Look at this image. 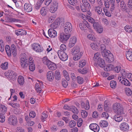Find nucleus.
Here are the masks:
<instances>
[{"label": "nucleus", "mask_w": 132, "mask_h": 132, "mask_svg": "<svg viewBox=\"0 0 132 132\" xmlns=\"http://www.w3.org/2000/svg\"><path fill=\"white\" fill-rule=\"evenodd\" d=\"M105 60L108 62L111 63L114 61V58L112 54L111 53L109 54L107 57H106Z\"/></svg>", "instance_id": "nucleus-24"}, {"label": "nucleus", "mask_w": 132, "mask_h": 132, "mask_svg": "<svg viewBox=\"0 0 132 132\" xmlns=\"http://www.w3.org/2000/svg\"><path fill=\"white\" fill-rule=\"evenodd\" d=\"M129 125L125 122L121 123L120 125V129L123 131H128L129 129Z\"/></svg>", "instance_id": "nucleus-7"}, {"label": "nucleus", "mask_w": 132, "mask_h": 132, "mask_svg": "<svg viewBox=\"0 0 132 132\" xmlns=\"http://www.w3.org/2000/svg\"><path fill=\"white\" fill-rule=\"evenodd\" d=\"M78 71L82 74H85L87 72V70L86 68H83V69H79L78 70Z\"/></svg>", "instance_id": "nucleus-48"}, {"label": "nucleus", "mask_w": 132, "mask_h": 132, "mask_svg": "<svg viewBox=\"0 0 132 132\" xmlns=\"http://www.w3.org/2000/svg\"><path fill=\"white\" fill-rule=\"evenodd\" d=\"M82 120L81 118H80L78 119V122H77V124L78 127H79L81 126L82 124Z\"/></svg>", "instance_id": "nucleus-56"}, {"label": "nucleus", "mask_w": 132, "mask_h": 132, "mask_svg": "<svg viewBox=\"0 0 132 132\" xmlns=\"http://www.w3.org/2000/svg\"><path fill=\"white\" fill-rule=\"evenodd\" d=\"M64 27L65 33L66 34H70L72 29L71 24L69 22H66L64 24Z\"/></svg>", "instance_id": "nucleus-3"}, {"label": "nucleus", "mask_w": 132, "mask_h": 132, "mask_svg": "<svg viewBox=\"0 0 132 132\" xmlns=\"http://www.w3.org/2000/svg\"><path fill=\"white\" fill-rule=\"evenodd\" d=\"M90 46L94 50H98V46L96 43H92L90 45Z\"/></svg>", "instance_id": "nucleus-42"}, {"label": "nucleus", "mask_w": 132, "mask_h": 132, "mask_svg": "<svg viewBox=\"0 0 132 132\" xmlns=\"http://www.w3.org/2000/svg\"><path fill=\"white\" fill-rule=\"evenodd\" d=\"M95 63L98 64L101 67H103L105 65V63L104 60L101 58L97 60V61H96Z\"/></svg>", "instance_id": "nucleus-21"}, {"label": "nucleus", "mask_w": 132, "mask_h": 132, "mask_svg": "<svg viewBox=\"0 0 132 132\" xmlns=\"http://www.w3.org/2000/svg\"><path fill=\"white\" fill-rule=\"evenodd\" d=\"M113 65L111 64H109L107 65L105 68V70L107 71H110L112 70L113 68Z\"/></svg>", "instance_id": "nucleus-45"}, {"label": "nucleus", "mask_w": 132, "mask_h": 132, "mask_svg": "<svg viewBox=\"0 0 132 132\" xmlns=\"http://www.w3.org/2000/svg\"><path fill=\"white\" fill-rule=\"evenodd\" d=\"M76 125L75 121L73 120H72L69 122V126L71 128L74 127Z\"/></svg>", "instance_id": "nucleus-39"}, {"label": "nucleus", "mask_w": 132, "mask_h": 132, "mask_svg": "<svg viewBox=\"0 0 132 132\" xmlns=\"http://www.w3.org/2000/svg\"><path fill=\"white\" fill-rule=\"evenodd\" d=\"M126 57L129 61H132V52L131 50L129 49L126 52Z\"/></svg>", "instance_id": "nucleus-19"}, {"label": "nucleus", "mask_w": 132, "mask_h": 132, "mask_svg": "<svg viewBox=\"0 0 132 132\" xmlns=\"http://www.w3.org/2000/svg\"><path fill=\"white\" fill-rule=\"evenodd\" d=\"M95 10V11L98 14H101L102 16H103L104 15V13L102 12V7L99 6L96 7Z\"/></svg>", "instance_id": "nucleus-23"}, {"label": "nucleus", "mask_w": 132, "mask_h": 132, "mask_svg": "<svg viewBox=\"0 0 132 132\" xmlns=\"http://www.w3.org/2000/svg\"><path fill=\"white\" fill-rule=\"evenodd\" d=\"M42 61L43 63L45 64H46L47 65V64H48L49 62L50 61H49L46 57H44Z\"/></svg>", "instance_id": "nucleus-53"}, {"label": "nucleus", "mask_w": 132, "mask_h": 132, "mask_svg": "<svg viewBox=\"0 0 132 132\" xmlns=\"http://www.w3.org/2000/svg\"><path fill=\"white\" fill-rule=\"evenodd\" d=\"M3 114L0 113V121L1 122H3L5 120V117Z\"/></svg>", "instance_id": "nucleus-57"}, {"label": "nucleus", "mask_w": 132, "mask_h": 132, "mask_svg": "<svg viewBox=\"0 0 132 132\" xmlns=\"http://www.w3.org/2000/svg\"><path fill=\"white\" fill-rule=\"evenodd\" d=\"M90 129L94 131V132H98L100 130L99 126L96 124L93 123L90 124L89 126Z\"/></svg>", "instance_id": "nucleus-10"}, {"label": "nucleus", "mask_w": 132, "mask_h": 132, "mask_svg": "<svg viewBox=\"0 0 132 132\" xmlns=\"http://www.w3.org/2000/svg\"><path fill=\"white\" fill-rule=\"evenodd\" d=\"M122 78V80L121 83L122 84H123L126 86H130V83L128 80L123 78Z\"/></svg>", "instance_id": "nucleus-27"}, {"label": "nucleus", "mask_w": 132, "mask_h": 132, "mask_svg": "<svg viewBox=\"0 0 132 132\" xmlns=\"http://www.w3.org/2000/svg\"><path fill=\"white\" fill-rule=\"evenodd\" d=\"M5 50L8 56H10L11 54V51L10 48L8 45H6L5 47Z\"/></svg>", "instance_id": "nucleus-35"}, {"label": "nucleus", "mask_w": 132, "mask_h": 132, "mask_svg": "<svg viewBox=\"0 0 132 132\" xmlns=\"http://www.w3.org/2000/svg\"><path fill=\"white\" fill-rule=\"evenodd\" d=\"M63 73L66 80L68 81H69L70 78L66 70H63Z\"/></svg>", "instance_id": "nucleus-46"}, {"label": "nucleus", "mask_w": 132, "mask_h": 132, "mask_svg": "<svg viewBox=\"0 0 132 132\" xmlns=\"http://www.w3.org/2000/svg\"><path fill=\"white\" fill-rule=\"evenodd\" d=\"M80 8L82 11L84 12H86L87 11L89 10V9L87 8L86 6H85L83 5V4L82 6H81Z\"/></svg>", "instance_id": "nucleus-62"}, {"label": "nucleus", "mask_w": 132, "mask_h": 132, "mask_svg": "<svg viewBox=\"0 0 132 132\" xmlns=\"http://www.w3.org/2000/svg\"><path fill=\"white\" fill-rule=\"evenodd\" d=\"M81 116L83 118L86 117L87 116V112L85 110H82L81 112Z\"/></svg>", "instance_id": "nucleus-49"}, {"label": "nucleus", "mask_w": 132, "mask_h": 132, "mask_svg": "<svg viewBox=\"0 0 132 132\" xmlns=\"http://www.w3.org/2000/svg\"><path fill=\"white\" fill-rule=\"evenodd\" d=\"M87 104H85L84 102H82L81 103V106L82 108H84L86 110H88L90 106L89 105V102L87 101Z\"/></svg>", "instance_id": "nucleus-33"}, {"label": "nucleus", "mask_w": 132, "mask_h": 132, "mask_svg": "<svg viewBox=\"0 0 132 132\" xmlns=\"http://www.w3.org/2000/svg\"><path fill=\"white\" fill-rule=\"evenodd\" d=\"M49 62L47 66L50 69L53 70L56 69L57 66L55 63L52 62L51 61Z\"/></svg>", "instance_id": "nucleus-17"}, {"label": "nucleus", "mask_w": 132, "mask_h": 132, "mask_svg": "<svg viewBox=\"0 0 132 132\" xmlns=\"http://www.w3.org/2000/svg\"><path fill=\"white\" fill-rule=\"evenodd\" d=\"M47 78L49 81H52L54 79L53 72L51 71H48L46 74Z\"/></svg>", "instance_id": "nucleus-14"}, {"label": "nucleus", "mask_w": 132, "mask_h": 132, "mask_svg": "<svg viewBox=\"0 0 132 132\" xmlns=\"http://www.w3.org/2000/svg\"><path fill=\"white\" fill-rule=\"evenodd\" d=\"M58 7V3L55 2H52L51 4L50 10V11L52 13H54L56 11Z\"/></svg>", "instance_id": "nucleus-9"}, {"label": "nucleus", "mask_w": 132, "mask_h": 132, "mask_svg": "<svg viewBox=\"0 0 132 132\" xmlns=\"http://www.w3.org/2000/svg\"><path fill=\"white\" fill-rule=\"evenodd\" d=\"M70 111H72L73 113L76 114H77L78 112V111L77 108L73 106H71Z\"/></svg>", "instance_id": "nucleus-43"}, {"label": "nucleus", "mask_w": 132, "mask_h": 132, "mask_svg": "<svg viewBox=\"0 0 132 132\" xmlns=\"http://www.w3.org/2000/svg\"><path fill=\"white\" fill-rule=\"evenodd\" d=\"M67 47L64 44H61L60 46V50L61 51H64L66 50Z\"/></svg>", "instance_id": "nucleus-54"}, {"label": "nucleus", "mask_w": 132, "mask_h": 132, "mask_svg": "<svg viewBox=\"0 0 132 132\" xmlns=\"http://www.w3.org/2000/svg\"><path fill=\"white\" fill-rule=\"evenodd\" d=\"M8 66V62H6L4 63H2L1 66V67L2 69L5 70L7 68Z\"/></svg>", "instance_id": "nucleus-40"}, {"label": "nucleus", "mask_w": 132, "mask_h": 132, "mask_svg": "<svg viewBox=\"0 0 132 132\" xmlns=\"http://www.w3.org/2000/svg\"><path fill=\"white\" fill-rule=\"evenodd\" d=\"M114 4H110V6H111V8L110 9V11L111 12V13H112L113 14L114 11L115 7L114 6Z\"/></svg>", "instance_id": "nucleus-61"}, {"label": "nucleus", "mask_w": 132, "mask_h": 132, "mask_svg": "<svg viewBox=\"0 0 132 132\" xmlns=\"http://www.w3.org/2000/svg\"><path fill=\"white\" fill-rule=\"evenodd\" d=\"M120 7L121 9L123 11L127 10L126 5L124 1H122L120 2Z\"/></svg>", "instance_id": "nucleus-37"}, {"label": "nucleus", "mask_w": 132, "mask_h": 132, "mask_svg": "<svg viewBox=\"0 0 132 132\" xmlns=\"http://www.w3.org/2000/svg\"><path fill=\"white\" fill-rule=\"evenodd\" d=\"M57 54L60 59L62 61H65L67 60L68 56L64 51L58 50Z\"/></svg>", "instance_id": "nucleus-5"}, {"label": "nucleus", "mask_w": 132, "mask_h": 132, "mask_svg": "<svg viewBox=\"0 0 132 132\" xmlns=\"http://www.w3.org/2000/svg\"><path fill=\"white\" fill-rule=\"evenodd\" d=\"M18 82L21 85H22L24 83V77L22 76H20L18 78Z\"/></svg>", "instance_id": "nucleus-26"}, {"label": "nucleus", "mask_w": 132, "mask_h": 132, "mask_svg": "<svg viewBox=\"0 0 132 132\" xmlns=\"http://www.w3.org/2000/svg\"><path fill=\"white\" fill-rule=\"evenodd\" d=\"M24 11L27 12H31L32 10V5L28 3H25L24 6Z\"/></svg>", "instance_id": "nucleus-11"}, {"label": "nucleus", "mask_w": 132, "mask_h": 132, "mask_svg": "<svg viewBox=\"0 0 132 132\" xmlns=\"http://www.w3.org/2000/svg\"><path fill=\"white\" fill-rule=\"evenodd\" d=\"M48 12L47 9L46 7H43L40 10V13L43 16H45Z\"/></svg>", "instance_id": "nucleus-25"}, {"label": "nucleus", "mask_w": 132, "mask_h": 132, "mask_svg": "<svg viewBox=\"0 0 132 132\" xmlns=\"http://www.w3.org/2000/svg\"><path fill=\"white\" fill-rule=\"evenodd\" d=\"M95 30L98 33H101L103 31V28L102 26L100 25L98 28H97Z\"/></svg>", "instance_id": "nucleus-52"}, {"label": "nucleus", "mask_w": 132, "mask_h": 132, "mask_svg": "<svg viewBox=\"0 0 132 132\" xmlns=\"http://www.w3.org/2000/svg\"><path fill=\"white\" fill-rule=\"evenodd\" d=\"M113 109L114 112L117 114H121L122 116H125L123 107L120 103H116L113 105Z\"/></svg>", "instance_id": "nucleus-2"}, {"label": "nucleus", "mask_w": 132, "mask_h": 132, "mask_svg": "<svg viewBox=\"0 0 132 132\" xmlns=\"http://www.w3.org/2000/svg\"><path fill=\"white\" fill-rule=\"evenodd\" d=\"M100 57V53L97 52L95 53L94 54V57H93V59L95 62L97 61Z\"/></svg>", "instance_id": "nucleus-47"}, {"label": "nucleus", "mask_w": 132, "mask_h": 132, "mask_svg": "<svg viewBox=\"0 0 132 132\" xmlns=\"http://www.w3.org/2000/svg\"><path fill=\"white\" fill-rule=\"evenodd\" d=\"M48 33L49 37L52 38H54L56 36L57 32L53 28L49 29Z\"/></svg>", "instance_id": "nucleus-12"}, {"label": "nucleus", "mask_w": 132, "mask_h": 132, "mask_svg": "<svg viewBox=\"0 0 132 132\" xmlns=\"http://www.w3.org/2000/svg\"><path fill=\"white\" fill-rule=\"evenodd\" d=\"M121 70V67L120 66H118L114 68L113 70L116 72L118 73L120 72Z\"/></svg>", "instance_id": "nucleus-58"}, {"label": "nucleus", "mask_w": 132, "mask_h": 132, "mask_svg": "<svg viewBox=\"0 0 132 132\" xmlns=\"http://www.w3.org/2000/svg\"><path fill=\"white\" fill-rule=\"evenodd\" d=\"M82 54L83 53L82 52H80L79 53L78 55H75L73 58V59L75 61L78 60L81 57Z\"/></svg>", "instance_id": "nucleus-34"}, {"label": "nucleus", "mask_w": 132, "mask_h": 132, "mask_svg": "<svg viewBox=\"0 0 132 132\" xmlns=\"http://www.w3.org/2000/svg\"><path fill=\"white\" fill-rule=\"evenodd\" d=\"M82 1L83 3V5L89 10L90 8V6L88 1L87 0H82Z\"/></svg>", "instance_id": "nucleus-29"}, {"label": "nucleus", "mask_w": 132, "mask_h": 132, "mask_svg": "<svg viewBox=\"0 0 132 132\" xmlns=\"http://www.w3.org/2000/svg\"><path fill=\"white\" fill-rule=\"evenodd\" d=\"M6 75L9 78H11L16 79V73L15 72L10 70L8 71V72L7 73Z\"/></svg>", "instance_id": "nucleus-18"}, {"label": "nucleus", "mask_w": 132, "mask_h": 132, "mask_svg": "<svg viewBox=\"0 0 132 132\" xmlns=\"http://www.w3.org/2000/svg\"><path fill=\"white\" fill-rule=\"evenodd\" d=\"M84 24V21H83V23H80L79 24V28L81 30H86L85 26V24Z\"/></svg>", "instance_id": "nucleus-50"}, {"label": "nucleus", "mask_w": 132, "mask_h": 132, "mask_svg": "<svg viewBox=\"0 0 132 132\" xmlns=\"http://www.w3.org/2000/svg\"><path fill=\"white\" fill-rule=\"evenodd\" d=\"M48 115L47 112H43L42 113V114L41 116V119L42 121L43 122L45 121V120L48 117Z\"/></svg>", "instance_id": "nucleus-32"}, {"label": "nucleus", "mask_w": 132, "mask_h": 132, "mask_svg": "<svg viewBox=\"0 0 132 132\" xmlns=\"http://www.w3.org/2000/svg\"><path fill=\"white\" fill-rule=\"evenodd\" d=\"M63 86L64 87H66L68 86V84L67 81L64 79H63L62 81Z\"/></svg>", "instance_id": "nucleus-59"}, {"label": "nucleus", "mask_w": 132, "mask_h": 132, "mask_svg": "<svg viewBox=\"0 0 132 132\" xmlns=\"http://www.w3.org/2000/svg\"><path fill=\"white\" fill-rule=\"evenodd\" d=\"M125 116H122L121 114H117L114 116L113 119L116 122H119L122 120V117Z\"/></svg>", "instance_id": "nucleus-16"}, {"label": "nucleus", "mask_w": 132, "mask_h": 132, "mask_svg": "<svg viewBox=\"0 0 132 132\" xmlns=\"http://www.w3.org/2000/svg\"><path fill=\"white\" fill-rule=\"evenodd\" d=\"M100 126L102 127H106L108 125V123L104 120H102L100 123Z\"/></svg>", "instance_id": "nucleus-36"}, {"label": "nucleus", "mask_w": 132, "mask_h": 132, "mask_svg": "<svg viewBox=\"0 0 132 132\" xmlns=\"http://www.w3.org/2000/svg\"><path fill=\"white\" fill-rule=\"evenodd\" d=\"M124 29L128 33H130L132 31V27L129 26H126L125 27Z\"/></svg>", "instance_id": "nucleus-44"}, {"label": "nucleus", "mask_w": 132, "mask_h": 132, "mask_svg": "<svg viewBox=\"0 0 132 132\" xmlns=\"http://www.w3.org/2000/svg\"><path fill=\"white\" fill-rule=\"evenodd\" d=\"M8 122L10 125L16 126L18 123L16 117L13 115L10 116L8 119Z\"/></svg>", "instance_id": "nucleus-4"}, {"label": "nucleus", "mask_w": 132, "mask_h": 132, "mask_svg": "<svg viewBox=\"0 0 132 132\" xmlns=\"http://www.w3.org/2000/svg\"><path fill=\"white\" fill-rule=\"evenodd\" d=\"M42 3L39 1H37L35 6V8L37 10L38 9L41 7Z\"/></svg>", "instance_id": "nucleus-64"}, {"label": "nucleus", "mask_w": 132, "mask_h": 132, "mask_svg": "<svg viewBox=\"0 0 132 132\" xmlns=\"http://www.w3.org/2000/svg\"><path fill=\"white\" fill-rule=\"evenodd\" d=\"M109 116V114L105 112H103L102 113L101 116V117L102 118H104L106 119H107Z\"/></svg>", "instance_id": "nucleus-55"}, {"label": "nucleus", "mask_w": 132, "mask_h": 132, "mask_svg": "<svg viewBox=\"0 0 132 132\" xmlns=\"http://www.w3.org/2000/svg\"><path fill=\"white\" fill-rule=\"evenodd\" d=\"M84 24H85V27L86 28V29L87 28H88L89 29L91 30L90 31H92V30H91V29L90 25L87 21H84Z\"/></svg>", "instance_id": "nucleus-60"}, {"label": "nucleus", "mask_w": 132, "mask_h": 132, "mask_svg": "<svg viewBox=\"0 0 132 132\" xmlns=\"http://www.w3.org/2000/svg\"><path fill=\"white\" fill-rule=\"evenodd\" d=\"M32 46L33 50L37 52H41L43 50V47L37 43H34Z\"/></svg>", "instance_id": "nucleus-8"}, {"label": "nucleus", "mask_w": 132, "mask_h": 132, "mask_svg": "<svg viewBox=\"0 0 132 132\" xmlns=\"http://www.w3.org/2000/svg\"><path fill=\"white\" fill-rule=\"evenodd\" d=\"M7 111V108L4 105H0V111L2 114H5Z\"/></svg>", "instance_id": "nucleus-28"}, {"label": "nucleus", "mask_w": 132, "mask_h": 132, "mask_svg": "<svg viewBox=\"0 0 132 132\" xmlns=\"http://www.w3.org/2000/svg\"><path fill=\"white\" fill-rule=\"evenodd\" d=\"M71 52L72 54L78 55L80 52L79 47L77 46H75L72 49Z\"/></svg>", "instance_id": "nucleus-20"}, {"label": "nucleus", "mask_w": 132, "mask_h": 132, "mask_svg": "<svg viewBox=\"0 0 132 132\" xmlns=\"http://www.w3.org/2000/svg\"><path fill=\"white\" fill-rule=\"evenodd\" d=\"M55 76L56 79V80H59L60 79L61 76L60 75V73L59 71L56 70L55 72Z\"/></svg>", "instance_id": "nucleus-38"}, {"label": "nucleus", "mask_w": 132, "mask_h": 132, "mask_svg": "<svg viewBox=\"0 0 132 132\" xmlns=\"http://www.w3.org/2000/svg\"><path fill=\"white\" fill-rule=\"evenodd\" d=\"M117 82L115 81L112 80L110 83V86L112 88H115L116 87Z\"/></svg>", "instance_id": "nucleus-41"}, {"label": "nucleus", "mask_w": 132, "mask_h": 132, "mask_svg": "<svg viewBox=\"0 0 132 132\" xmlns=\"http://www.w3.org/2000/svg\"><path fill=\"white\" fill-rule=\"evenodd\" d=\"M126 93V94L128 96L132 94V91L129 88L125 90Z\"/></svg>", "instance_id": "nucleus-63"}, {"label": "nucleus", "mask_w": 132, "mask_h": 132, "mask_svg": "<svg viewBox=\"0 0 132 132\" xmlns=\"http://www.w3.org/2000/svg\"><path fill=\"white\" fill-rule=\"evenodd\" d=\"M77 41V38L75 37L71 38L70 39V41L68 45L69 46L70 48L73 46Z\"/></svg>", "instance_id": "nucleus-15"}, {"label": "nucleus", "mask_w": 132, "mask_h": 132, "mask_svg": "<svg viewBox=\"0 0 132 132\" xmlns=\"http://www.w3.org/2000/svg\"><path fill=\"white\" fill-rule=\"evenodd\" d=\"M63 20V18H60L58 21H55L53 23L51 24V28H53V29L56 28L60 25V23H61V22H60V20Z\"/></svg>", "instance_id": "nucleus-13"}, {"label": "nucleus", "mask_w": 132, "mask_h": 132, "mask_svg": "<svg viewBox=\"0 0 132 132\" xmlns=\"http://www.w3.org/2000/svg\"><path fill=\"white\" fill-rule=\"evenodd\" d=\"M76 78L77 81L79 84H81L83 83V79L82 77L78 76Z\"/></svg>", "instance_id": "nucleus-51"}, {"label": "nucleus", "mask_w": 132, "mask_h": 132, "mask_svg": "<svg viewBox=\"0 0 132 132\" xmlns=\"http://www.w3.org/2000/svg\"><path fill=\"white\" fill-rule=\"evenodd\" d=\"M101 52L102 56L103 57H105V58L108 56L109 54H111L110 52L107 50L104 51H101Z\"/></svg>", "instance_id": "nucleus-31"}, {"label": "nucleus", "mask_w": 132, "mask_h": 132, "mask_svg": "<svg viewBox=\"0 0 132 132\" xmlns=\"http://www.w3.org/2000/svg\"><path fill=\"white\" fill-rule=\"evenodd\" d=\"M70 35L69 34H64L63 33L60 34V40L63 43L66 42L70 37Z\"/></svg>", "instance_id": "nucleus-6"}, {"label": "nucleus", "mask_w": 132, "mask_h": 132, "mask_svg": "<svg viewBox=\"0 0 132 132\" xmlns=\"http://www.w3.org/2000/svg\"><path fill=\"white\" fill-rule=\"evenodd\" d=\"M35 87L36 90L37 92H39V93H41L42 90L41 86L39 84L36 83L35 84Z\"/></svg>", "instance_id": "nucleus-30"}, {"label": "nucleus", "mask_w": 132, "mask_h": 132, "mask_svg": "<svg viewBox=\"0 0 132 132\" xmlns=\"http://www.w3.org/2000/svg\"><path fill=\"white\" fill-rule=\"evenodd\" d=\"M23 56H22L20 60L21 65L22 68L26 69L27 67L28 64L29 66V69L31 71H33L35 69V65L34 63H27L28 61V58L26 54L24 53Z\"/></svg>", "instance_id": "nucleus-1"}, {"label": "nucleus", "mask_w": 132, "mask_h": 132, "mask_svg": "<svg viewBox=\"0 0 132 132\" xmlns=\"http://www.w3.org/2000/svg\"><path fill=\"white\" fill-rule=\"evenodd\" d=\"M15 34L18 36L19 35L22 36L24 35H26L27 34L26 31L23 29H20L15 31Z\"/></svg>", "instance_id": "nucleus-22"}]
</instances>
